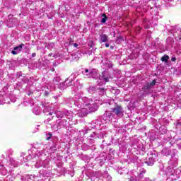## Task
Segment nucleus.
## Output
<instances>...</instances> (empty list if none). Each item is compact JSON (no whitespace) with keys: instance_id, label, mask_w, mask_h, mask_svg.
Masks as SVG:
<instances>
[{"instance_id":"a878e982","label":"nucleus","mask_w":181,"mask_h":181,"mask_svg":"<svg viewBox=\"0 0 181 181\" xmlns=\"http://www.w3.org/2000/svg\"><path fill=\"white\" fill-rule=\"evenodd\" d=\"M74 47H78V44L74 43Z\"/></svg>"},{"instance_id":"393cba45","label":"nucleus","mask_w":181,"mask_h":181,"mask_svg":"<svg viewBox=\"0 0 181 181\" xmlns=\"http://www.w3.org/2000/svg\"><path fill=\"white\" fill-rule=\"evenodd\" d=\"M21 76H22V73L20 72L17 74V77L19 78V77H21Z\"/></svg>"},{"instance_id":"473e14b6","label":"nucleus","mask_w":181,"mask_h":181,"mask_svg":"<svg viewBox=\"0 0 181 181\" xmlns=\"http://www.w3.org/2000/svg\"><path fill=\"white\" fill-rule=\"evenodd\" d=\"M100 90H101V91H104V88H100Z\"/></svg>"},{"instance_id":"4468645a","label":"nucleus","mask_w":181,"mask_h":181,"mask_svg":"<svg viewBox=\"0 0 181 181\" xmlns=\"http://www.w3.org/2000/svg\"><path fill=\"white\" fill-rule=\"evenodd\" d=\"M11 166H13L14 168L17 166L16 161L13 158H10L9 160Z\"/></svg>"},{"instance_id":"b1692460","label":"nucleus","mask_w":181,"mask_h":181,"mask_svg":"<svg viewBox=\"0 0 181 181\" xmlns=\"http://www.w3.org/2000/svg\"><path fill=\"white\" fill-rule=\"evenodd\" d=\"M145 173V171H142L141 173H140V175H139V177H143L144 176L142 175V174Z\"/></svg>"},{"instance_id":"c9c22d12","label":"nucleus","mask_w":181,"mask_h":181,"mask_svg":"<svg viewBox=\"0 0 181 181\" xmlns=\"http://www.w3.org/2000/svg\"><path fill=\"white\" fill-rule=\"evenodd\" d=\"M8 18H12V16L9 15V16H8Z\"/></svg>"},{"instance_id":"9d476101","label":"nucleus","mask_w":181,"mask_h":181,"mask_svg":"<svg viewBox=\"0 0 181 181\" xmlns=\"http://www.w3.org/2000/svg\"><path fill=\"white\" fill-rule=\"evenodd\" d=\"M90 77H92V78H95V79L100 78V74H98V71L96 69H92Z\"/></svg>"},{"instance_id":"412c9836","label":"nucleus","mask_w":181,"mask_h":181,"mask_svg":"<svg viewBox=\"0 0 181 181\" xmlns=\"http://www.w3.org/2000/svg\"><path fill=\"white\" fill-rule=\"evenodd\" d=\"M72 59H73V60H78V55H77V54H73L72 55Z\"/></svg>"},{"instance_id":"aec40b11","label":"nucleus","mask_w":181,"mask_h":181,"mask_svg":"<svg viewBox=\"0 0 181 181\" xmlns=\"http://www.w3.org/2000/svg\"><path fill=\"white\" fill-rule=\"evenodd\" d=\"M54 83H59L60 82V77H56L53 79Z\"/></svg>"},{"instance_id":"2eb2a0df","label":"nucleus","mask_w":181,"mask_h":181,"mask_svg":"<svg viewBox=\"0 0 181 181\" xmlns=\"http://www.w3.org/2000/svg\"><path fill=\"white\" fill-rule=\"evenodd\" d=\"M154 162H155V160L153 159V158H150L149 161H146V163H147L148 166H152Z\"/></svg>"},{"instance_id":"bb28decb","label":"nucleus","mask_w":181,"mask_h":181,"mask_svg":"<svg viewBox=\"0 0 181 181\" xmlns=\"http://www.w3.org/2000/svg\"><path fill=\"white\" fill-rule=\"evenodd\" d=\"M171 60L172 62H176V57H172Z\"/></svg>"},{"instance_id":"ddd939ff","label":"nucleus","mask_w":181,"mask_h":181,"mask_svg":"<svg viewBox=\"0 0 181 181\" xmlns=\"http://www.w3.org/2000/svg\"><path fill=\"white\" fill-rule=\"evenodd\" d=\"M0 173L3 176H6V174L8 173V171L6 170V168H0Z\"/></svg>"},{"instance_id":"6e6552de","label":"nucleus","mask_w":181,"mask_h":181,"mask_svg":"<svg viewBox=\"0 0 181 181\" xmlns=\"http://www.w3.org/2000/svg\"><path fill=\"white\" fill-rule=\"evenodd\" d=\"M104 119L106 121V122H110L111 119H112V113L105 112V114H104Z\"/></svg>"},{"instance_id":"5701e85b","label":"nucleus","mask_w":181,"mask_h":181,"mask_svg":"<svg viewBox=\"0 0 181 181\" xmlns=\"http://www.w3.org/2000/svg\"><path fill=\"white\" fill-rule=\"evenodd\" d=\"M49 136L47 137V141H49V139L52 138V134H49Z\"/></svg>"},{"instance_id":"f8f14e48","label":"nucleus","mask_w":181,"mask_h":181,"mask_svg":"<svg viewBox=\"0 0 181 181\" xmlns=\"http://www.w3.org/2000/svg\"><path fill=\"white\" fill-rule=\"evenodd\" d=\"M67 81H69L66 80L64 82L60 83L59 88H60V90H66V88H67Z\"/></svg>"},{"instance_id":"dca6fc26","label":"nucleus","mask_w":181,"mask_h":181,"mask_svg":"<svg viewBox=\"0 0 181 181\" xmlns=\"http://www.w3.org/2000/svg\"><path fill=\"white\" fill-rule=\"evenodd\" d=\"M88 91L90 94H93V93H95V91H97V88L95 86H90Z\"/></svg>"},{"instance_id":"a211bd4d","label":"nucleus","mask_w":181,"mask_h":181,"mask_svg":"<svg viewBox=\"0 0 181 181\" xmlns=\"http://www.w3.org/2000/svg\"><path fill=\"white\" fill-rule=\"evenodd\" d=\"M102 16L103 18H102L100 22H101V23H105L107 22V19H108V18L107 17V16L105 14H103Z\"/></svg>"},{"instance_id":"f704fd0d","label":"nucleus","mask_w":181,"mask_h":181,"mask_svg":"<svg viewBox=\"0 0 181 181\" xmlns=\"http://www.w3.org/2000/svg\"><path fill=\"white\" fill-rule=\"evenodd\" d=\"M169 164H170V165H172V160H170V161H169Z\"/></svg>"},{"instance_id":"0eeeda50","label":"nucleus","mask_w":181,"mask_h":181,"mask_svg":"<svg viewBox=\"0 0 181 181\" xmlns=\"http://www.w3.org/2000/svg\"><path fill=\"white\" fill-rule=\"evenodd\" d=\"M155 84H156V80H153L151 83H146L144 86V90H151V88H152L153 87V86H155Z\"/></svg>"},{"instance_id":"f03ea898","label":"nucleus","mask_w":181,"mask_h":181,"mask_svg":"<svg viewBox=\"0 0 181 181\" xmlns=\"http://www.w3.org/2000/svg\"><path fill=\"white\" fill-rule=\"evenodd\" d=\"M90 99L87 97H84L82 98L78 99V102H76V105H78V107H81V105H83V107H88V105L90 104Z\"/></svg>"},{"instance_id":"39448f33","label":"nucleus","mask_w":181,"mask_h":181,"mask_svg":"<svg viewBox=\"0 0 181 181\" xmlns=\"http://www.w3.org/2000/svg\"><path fill=\"white\" fill-rule=\"evenodd\" d=\"M88 109V112H95L98 110V106H97V104L93 103V104H88V106L86 107Z\"/></svg>"},{"instance_id":"7c9ffc66","label":"nucleus","mask_w":181,"mask_h":181,"mask_svg":"<svg viewBox=\"0 0 181 181\" xmlns=\"http://www.w3.org/2000/svg\"><path fill=\"white\" fill-rule=\"evenodd\" d=\"M144 181H152V180H151V179H149V178H146V179L144 180Z\"/></svg>"},{"instance_id":"9b49d317","label":"nucleus","mask_w":181,"mask_h":181,"mask_svg":"<svg viewBox=\"0 0 181 181\" xmlns=\"http://www.w3.org/2000/svg\"><path fill=\"white\" fill-rule=\"evenodd\" d=\"M100 43H105V42H108V37L105 34H103L100 36Z\"/></svg>"},{"instance_id":"20e7f679","label":"nucleus","mask_w":181,"mask_h":181,"mask_svg":"<svg viewBox=\"0 0 181 181\" xmlns=\"http://www.w3.org/2000/svg\"><path fill=\"white\" fill-rule=\"evenodd\" d=\"M89 113L88 109L86 107H83L81 110H78V115L81 117V118H83V117H86Z\"/></svg>"},{"instance_id":"f3484780","label":"nucleus","mask_w":181,"mask_h":181,"mask_svg":"<svg viewBox=\"0 0 181 181\" xmlns=\"http://www.w3.org/2000/svg\"><path fill=\"white\" fill-rule=\"evenodd\" d=\"M168 60H169V56L166 54L161 57V62H165V63H168Z\"/></svg>"},{"instance_id":"4be33fe9","label":"nucleus","mask_w":181,"mask_h":181,"mask_svg":"<svg viewBox=\"0 0 181 181\" xmlns=\"http://www.w3.org/2000/svg\"><path fill=\"white\" fill-rule=\"evenodd\" d=\"M67 87H70V86H73V82H72V81H69V82L68 83L67 82Z\"/></svg>"},{"instance_id":"e433bc0d","label":"nucleus","mask_w":181,"mask_h":181,"mask_svg":"<svg viewBox=\"0 0 181 181\" xmlns=\"http://www.w3.org/2000/svg\"><path fill=\"white\" fill-rule=\"evenodd\" d=\"M49 115H52V112H49Z\"/></svg>"},{"instance_id":"f257e3e1","label":"nucleus","mask_w":181,"mask_h":181,"mask_svg":"<svg viewBox=\"0 0 181 181\" xmlns=\"http://www.w3.org/2000/svg\"><path fill=\"white\" fill-rule=\"evenodd\" d=\"M111 112H114L117 117H124V111L122 107L115 103V107L111 108Z\"/></svg>"},{"instance_id":"1a4fd4ad","label":"nucleus","mask_w":181,"mask_h":181,"mask_svg":"<svg viewBox=\"0 0 181 181\" xmlns=\"http://www.w3.org/2000/svg\"><path fill=\"white\" fill-rule=\"evenodd\" d=\"M91 73H93V69H86L82 71V74L87 78H90L91 77Z\"/></svg>"},{"instance_id":"7ed1b4c3","label":"nucleus","mask_w":181,"mask_h":181,"mask_svg":"<svg viewBox=\"0 0 181 181\" xmlns=\"http://www.w3.org/2000/svg\"><path fill=\"white\" fill-rule=\"evenodd\" d=\"M110 78H112V77H111L108 71H104L99 76V79L104 83H108V81H110Z\"/></svg>"},{"instance_id":"6ab92c4d","label":"nucleus","mask_w":181,"mask_h":181,"mask_svg":"<svg viewBox=\"0 0 181 181\" xmlns=\"http://www.w3.org/2000/svg\"><path fill=\"white\" fill-rule=\"evenodd\" d=\"M163 152H165V155H166L168 156L170 155L171 151L169 149H164V150H163Z\"/></svg>"},{"instance_id":"c756f323","label":"nucleus","mask_w":181,"mask_h":181,"mask_svg":"<svg viewBox=\"0 0 181 181\" xmlns=\"http://www.w3.org/2000/svg\"><path fill=\"white\" fill-rule=\"evenodd\" d=\"M45 95H49V92L45 91Z\"/></svg>"},{"instance_id":"2f4dec72","label":"nucleus","mask_w":181,"mask_h":181,"mask_svg":"<svg viewBox=\"0 0 181 181\" xmlns=\"http://www.w3.org/2000/svg\"><path fill=\"white\" fill-rule=\"evenodd\" d=\"M105 47H110V44L106 43V44H105Z\"/></svg>"},{"instance_id":"4c0bfd02","label":"nucleus","mask_w":181,"mask_h":181,"mask_svg":"<svg viewBox=\"0 0 181 181\" xmlns=\"http://www.w3.org/2000/svg\"><path fill=\"white\" fill-rule=\"evenodd\" d=\"M171 157H172V158H173V155H171Z\"/></svg>"},{"instance_id":"72a5a7b5","label":"nucleus","mask_w":181,"mask_h":181,"mask_svg":"<svg viewBox=\"0 0 181 181\" xmlns=\"http://www.w3.org/2000/svg\"><path fill=\"white\" fill-rule=\"evenodd\" d=\"M173 166H177V163H175Z\"/></svg>"},{"instance_id":"c85d7f7f","label":"nucleus","mask_w":181,"mask_h":181,"mask_svg":"<svg viewBox=\"0 0 181 181\" xmlns=\"http://www.w3.org/2000/svg\"><path fill=\"white\" fill-rule=\"evenodd\" d=\"M32 57H36V53H33L32 54Z\"/></svg>"},{"instance_id":"cd10ccee","label":"nucleus","mask_w":181,"mask_h":181,"mask_svg":"<svg viewBox=\"0 0 181 181\" xmlns=\"http://www.w3.org/2000/svg\"><path fill=\"white\" fill-rule=\"evenodd\" d=\"M35 114H36V115H39V114H40V112L37 110V112H35Z\"/></svg>"},{"instance_id":"423d86ee","label":"nucleus","mask_w":181,"mask_h":181,"mask_svg":"<svg viewBox=\"0 0 181 181\" xmlns=\"http://www.w3.org/2000/svg\"><path fill=\"white\" fill-rule=\"evenodd\" d=\"M25 46L24 44H21L20 45L15 47L13 50L11 51L12 54H18L22 52V48Z\"/></svg>"}]
</instances>
